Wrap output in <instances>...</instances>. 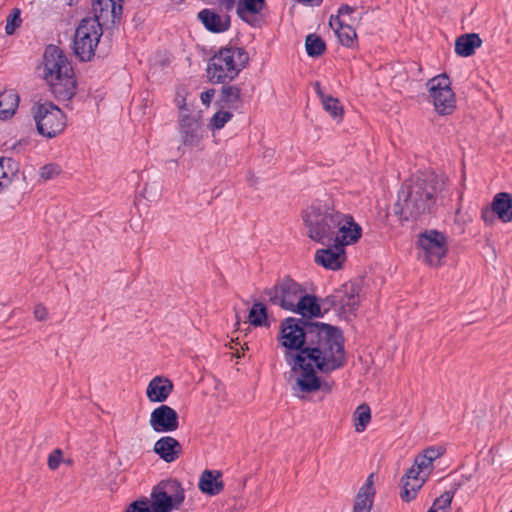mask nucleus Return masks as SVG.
<instances>
[{
  "instance_id": "1",
  "label": "nucleus",
  "mask_w": 512,
  "mask_h": 512,
  "mask_svg": "<svg viewBox=\"0 0 512 512\" xmlns=\"http://www.w3.org/2000/svg\"><path fill=\"white\" fill-rule=\"evenodd\" d=\"M291 312L301 317L281 320L276 337L290 367L284 377L295 394L314 393L322 387L318 373L328 375L347 363L343 332L337 326L313 320L322 317L321 304L314 294L304 292Z\"/></svg>"
},
{
  "instance_id": "2",
  "label": "nucleus",
  "mask_w": 512,
  "mask_h": 512,
  "mask_svg": "<svg viewBox=\"0 0 512 512\" xmlns=\"http://www.w3.org/2000/svg\"><path fill=\"white\" fill-rule=\"evenodd\" d=\"M437 188L435 179L416 178L398 192V201L393 206L400 222L417 220L431 214L436 206Z\"/></svg>"
},
{
  "instance_id": "3",
  "label": "nucleus",
  "mask_w": 512,
  "mask_h": 512,
  "mask_svg": "<svg viewBox=\"0 0 512 512\" xmlns=\"http://www.w3.org/2000/svg\"><path fill=\"white\" fill-rule=\"evenodd\" d=\"M303 222L308 228V236L322 244L330 245L335 238L339 219H343V213L335 209L331 198L315 200L302 214Z\"/></svg>"
},
{
  "instance_id": "4",
  "label": "nucleus",
  "mask_w": 512,
  "mask_h": 512,
  "mask_svg": "<svg viewBox=\"0 0 512 512\" xmlns=\"http://www.w3.org/2000/svg\"><path fill=\"white\" fill-rule=\"evenodd\" d=\"M185 499L184 489L177 479L161 480L152 488L150 498L131 502L125 512H172L179 509Z\"/></svg>"
},
{
  "instance_id": "5",
  "label": "nucleus",
  "mask_w": 512,
  "mask_h": 512,
  "mask_svg": "<svg viewBox=\"0 0 512 512\" xmlns=\"http://www.w3.org/2000/svg\"><path fill=\"white\" fill-rule=\"evenodd\" d=\"M248 62L243 47H221L208 61L207 76L212 83L225 84L235 79Z\"/></svg>"
},
{
  "instance_id": "6",
  "label": "nucleus",
  "mask_w": 512,
  "mask_h": 512,
  "mask_svg": "<svg viewBox=\"0 0 512 512\" xmlns=\"http://www.w3.org/2000/svg\"><path fill=\"white\" fill-rule=\"evenodd\" d=\"M37 132L48 139L62 133L66 127V115L53 102L39 100L31 108Z\"/></svg>"
},
{
  "instance_id": "7",
  "label": "nucleus",
  "mask_w": 512,
  "mask_h": 512,
  "mask_svg": "<svg viewBox=\"0 0 512 512\" xmlns=\"http://www.w3.org/2000/svg\"><path fill=\"white\" fill-rule=\"evenodd\" d=\"M90 18H82L76 28L73 39V51L81 62H89L95 56V51L106 26L94 22Z\"/></svg>"
},
{
  "instance_id": "8",
  "label": "nucleus",
  "mask_w": 512,
  "mask_h": 512,
  "mask_svg": "<svg viewBox=\"0 0 512 512\" xmlns=\"http://www.w3.org/2000/svg\"><path fill=\"white\" fill-rule=\"evenodd\" d=\"M427 87L436 112L442 116L452 114L456 108V99L448 75L442 73L429 79Z\"/></svg>"
},
{
  "instance_id": "9",
  "label": "nucleus",
  "mask_w": 512,
  "mask_h": 512,
  "mask_svg": "<svg viewBox=\"0 0 512 512\" xmlns=\"http://www.w3.org/2000/svg\"><path fill=\"white\" fill-rule=\"evenodd\" d=\"M304 292L305 289L289 275L278 280L273 287L264 289V294L268 296L271 304L288 311L293 310Z\"/></svg>"
},
{
  "instance_id": "10",
  "label": "nucleus",
  "mask_w": 512,
  "mask_h": 512,
  "mask_svg": "<svg viewBox=\"0 0 512 512\" xmlns=\"http://www.w3.org/2000/svg\"><path fill=\"white\" fill-rule=\"evenodd\" d=\"M417 248L423 251L426 262L431 266H438L441 259L447 255L448 244L444 233L436 230H426L418 235Z\"/></svg>"
},
{
  "instance_id": "11",
  "label": "nucleus",
  "mask_w": 512,
  "mask_h": 512,
  "mask_svg": "<svg viewBox=\"0 0 512 512\" xmlns=\"http://www.w3.org/2000/svg\"><path fill=\"white\" fill-rule=\"evenodd\" d=\"M91 7L86 18L100 22L106 29L117 27L122 19L124 0H90Z\"/></svg>"
},
{
  "instance_id": "12",
  "label": "nucleus",
  "mask_w": 512,
  "mask_h": 512,
  "mask_svg": "<svg viewBox=\"0 0 512 512\" xmlns=\"http://www.w3.org/2000/svg\"><path fill=\"white\" fill-rule=\"evenodd\" d=\"M73 67L64 51L53 44L48 45L43 54V78L47 83L73 72Z\"/></svg>"
},
{
  "instance_id": "13",
  "label": "nucleus",
  "mask_w": 512,
  "mask_h": 512,
  "mask_svg": "<svg viewBox=\"0 0 512 512\" xmlns=\"http://www.w3.org/2000/svg\"><path fill=\"white\" fill-rule=\"evenodd\" d=\"M498 218L504 223L512 221V194L509 192L496 193L489 206L481 209V219L491 226Z\"/></svg>"
},
{
  "instance_id": "14",
  "label": "nucleus",
  "mask_w": 512,
  "mask_h": 512,
  "mask_svg": "<svg viewBox=\"0 0 512 512\" xmlns=\"http://www.w3.org/2000/svg\"><path fill=\"white\" fill-rule=\"evenodd\" d=\"M149 423L155 432H173L179 427V415L172 407L162 404L151 412Z\"/></svg>"
},
{
  "instance_id": "15",
  "label": "nucleus",
  "mask_w": 512,
  "mask_h": 512,
  "mask_svg": "<svg viewBox=\"0 0 512 512\" xmlns=\"http://www.w3.org/2000/svg\"><path fill=\"white\" fill-rule=\"evenodd\" d=\"M201 125L198 117L188 113H180L179 133L183 146L196 147L200 144L203 138Z\"/></svg>"
},
{
  "instance_id": "16",
  "label": "nucleus",
  "mask_w": 512,
  "mask_h": 512,
  "mask_svg": "<svg viewBox=\"0 0 512 512\" xmlns=\"http://www.w3.org/2000/svg\"><path fill=\"white\" fill-rule=\"evenodd\" d=\"M340 225H337L334 241L339 247L345 248L353 245L362 237V227L354 220L351 214H344L343 219H339Z\"/></svg>"
},
{
  "instance_id": "17",
  "label": "nucleus",
  "mask_w": 512,
  "mask_h": 512,
  "mask_svg": "<svg viewBox=\"0 0 512 512\" xmlns=\"http://www.w3.org/2000/svg\"><path fill=\"white\" fill-rule=\"evenodd\" d=\"M332 243V247L326 245L327 248L318 249L314 261L325 269L337 271L342 268L346 260V253L345 248L339 247L335 242Z\"/></svg>"
},
{
  "instance_id": "18",
  "label": "nucleus",
  "mask_w": 512,
  "mask_h": 512,
  "mask_svg": "<svg viewBox=\"0 0 512 512\" xmlns=\"http://www.w3.org/2000/svg\"><path fill=\"white\" fill-rule=\"evenodd\" d=\"M336 292L337 295L340 296L342 302L339 304V315H355L359 308V283L356 281H349L336 289Z\"/></svg>"
},
{
  "instance_id": "19",
  "label": "nucleus",
  "mask_w": 512,
  "mask_h": 512,
  "mask_svg": "<svg viewBox=\"0 0 512 512\" xmlns=\"http://www.w3.org/2000/svg\"><path fill=\"white\" fill-rule=\"evenodd\" d=\"M47 84L49 91L58 101L71 100L76 95L78 86L74 71L59 77V80H52Z\"/></svg>"
},
{
  "instance_id": "20",
  "label": "nucleus",
  "mask_w": 512,
  "mask_h": 512,
  "mask_svg": "<svg viewBox=\"0 0 512 512\" xmlns=\"http://www.w3.org/2000/svg\"><path fill=\"white\" fill-rule=\"evenodd\" d=\"M197 18L207 31L214 34L223 33L229 30L231 26V19L228 14L220 16L215 10L209 8L202 9Z\"/></svg>"
},
{
  "instance_id": "21",
  "label": "nucleus",
  "mask_w": 512,
  "mask_h": 512,
  "mask_svg": "<svg viewBox=\"0 0 512 512\" xmlns=\"http://www.w3.org/2000/svg\"><path fill=\"white\" fill-rule=\"evenodd\" d=\"M173 382L163 376L154 377L148 384L146 395L150 402L163 403L173 391Z\"/></svg>"
},
{
  "instance_id": "22",
  "label": "nucleus",
  "mask_w": 512,
  "mask_h": 512,
  "mask_svg": "<svg viewBox=\"0 0 512 512\" xmlns=\"http://www.w3.org/2000/svg\"><path fill=\"white\" fill-rule=\"evenodd\" d=\"M153 451L159 455L162 460L171 463L179 458L182 452V446L177 439L171 436H163L156 441Z\"/></svg>"
},
{
  "instance_id": "23",
  "label": "nucleus",
  "mask_w": 512,
  "mask_h": 512,
  "mask_svg": "<svg viewBox=\"0 0 512 512\" xmlns=\"http://www.w3.org/2000/svg\"><path fill=\"white\" fill-rule=\"evenodd\" d=\"M216 104L222 109L238 110L242 106L241 89L236 85L223 84Z\"/></svg>"
},
{
  "instance_id": "24",
  "label": "nucleus",
  "mask_w": 512,
  "mask_h": 512,
  "mask_svg": "<svg viewBox=\"0 0 512 512\" xmlns=\"http://www.w3.org/2000/svg\"><path fill=\"white\" fill-rule=\"evenodd\" d=\"M20 164L11 157H0V193L18 180Z\"/></svg>"
},
{
  "instance_id": "25",
  "label": "nucleus",
  "mask_w": 512,
  "mask_h": 512,
  "mask_svg": "<svg viewBox=\"0 0 512 512\" xmlns=\"http://www.w3.org/2000/svg\"><path fill=\"white\" fill-rule=\"evenodd\" d=\"M221 477L222 473L220 471L204 470L199 479V490L209 496H215L219 494L224 488Z\"/></svg>"
},
{
  "instance_id": "26",
  "label": "nucleus",
  "mask_w": 512,
  "mask_h": 512,
  "mask_svg": "<svg viewBox=\"0 0 512 512\" xmlns=\"http://www.w3.org/2000/svg\"><path fill=\"white\" fill-rule=\"evenodd\" d=\"M482 40L476 33H466L459 36L454 45L455 53L461 57H469L475 53V49L480 47Z\"/></svg>"
},
{
  "instance_id": "27",
  "label": "nucleus",
  "mask_w": 512,
  "mask_h": 512,
  "mask_svg": "<svg viewBox=\"0 0 512 512\" xmlns=\"http://www.w3.org/2000/svg\"><path fill=\"white\" fill-rule=\"evenodd\" d=\"M265 6V0H238L236 13L243 22L252 24L249 15L259 14Z\"/></svg>"
},
{
  "instance_id": "28",
  "label": "nucleus",
  "mask_w": 512,
  "mask_h": 512,
  "mask_svg": "<svg viewBox=\"0 0 512 512\" xmlns=\"http://www.w3.org/2000/svg\"><path fill=\"white\" fill-rule=\"evenodd\" d=\"M19 106V96L13 90L0 93V120H8L14 116Z\"/></svg>"
},
{
  "instance_id": "29",
  "label": "nucleus",
  "mask_w": 512,
  "mask_h": 512,
  "mask_svg": "<svg viewBox=\"0 0 512 512\" xmlns=\"http://www.w3.org/2000/svg\"><path fill=\"white\" fill-rule=\"evenodd\" d=\"M249 323L254 327H270L266 305L255 300L248 314Z\"/></svg>"
},
{
  "instance_id": "30",
  "label": "nucleus",
  "mask_w": 512,
  "mask_h": 512,
  "mask_svg": "<svg viewBox=\"0 0 512 512\" xmlns=\"http://www.w3.org/2000/svg\"><path fill=\"white\" fill-rule=\"evenodd\" d=\"M461 487V483H454L450 491H445L437 497L427 512H450V505L456 491Z\"/></svg>"
},
{
  "instance_id": "31",
  "label": "nucleus",
  "mask_w": 512,
  "mask_h": 512,
  "mask_svg": "<svg viewBox=\"0 0 512 512\" xmlns=\"http://www.w3.org/2000/svg\"><path fill=\"white\" fill-rule=\"evenodd\" d=\"M334 32L338 38V41L344 47L354 48L358 46L357 33L351 25H340V27H336Z\"/></svg>"
},
{
  "instance_id": "32",
  "label": "nucleus",
  "mask_w": 512,
  "mask_h": 512,
  "mask_svg": "<svg viewBox=\"0 0 512 512\" xmlns=\"http://www.w3.org/2000/svg\"><path fill=\"white\" fill-rule=\"evenodd\" d=\"M305 48L308 56L317 58L326 51V43L321 36L316 33H311L306 36Z\"/></svg>"
},
{
  "instance_id": "33",
  "label": "nucleus",
  "mask_w": 512,
  "mask_h": 512,
  "mask_svg": "<svg viewBox=\"0 0 512 512\" xmlns=\"http://www.w3.org/2000/svg\"><path fill=\"white\" fill-rule=\"evenodd\" d=\"M424 479H412L407 481H400L401 492L400 498L404 502H410L416 498L417 492L423 486Z\"/></svg>"
},
{
  "instance_id": "34",
  "label": "nucleus",
  "mask_w": 512,
  "mask_h": 512,
  "mask_svg": "<svg viewBox=\"0 0 512 512\" xmlns=\"http://www.w3.org/2000/svg\"><path fill=\"white\" fill-rule=\"evenodd\" d=\"M354 417H355V423H354L355 431L363 432L371 420V410H370L369 405L366 403L359 405L354 412Z\"/></svg>"
},
{
  "instance_id": "35",
  "label": "nucleus",
  "mask_w": 512,
  "mask_h": 512,
  "mask_svg": "<svg viewBox=\"0 0 512 512\" xmlns=\"http://www.w3.org/2000/svg\"><path fill=\"white\" fill-rule=\"evenodd\" d=\"M323 109L334 119H342L343 117V106L341 105L338 98L328 95L321 100Z\"/></svg>"
},
{
  "instance_id": "36",
  "label": "nucleus",
  "mask_w": 512,
  "mask_h": 512,
  "mask_svg": "<svg viewBox=\"0 0 512 512\" xmlns=\"http://www.w3.org/2000/svg\"><path fill=\"white\" fill-rule=\"evenodd\" d=\"M22 23L21 11L13 8L6 18L5 32L7 35H13Z\"/></svg>"
},
{
  "instance_id": "37",
  "label": "nucleus",
  "mask_w": 512,
  "mask_h": 512,
  "mask_svg": "<svg viewBox=\"0 0 512 512\" xmlns=\"http://www.w3.org/2000/svg\"><path fill=\"white\" fill-rule=\"evenodd\" d=\"M232 117H233V114L228 110L217 111L212 116L208 126L212 130L222 129L225 126V124L232 119Z\"/></svg>"
},
{
  "instance_id": "38",
  "label": "nucleus",
  "mask_w": 512,
  "mask_h": 512,
  "mask_svg": "<svg viewBox=\"0 0 512 512\" xmlns=\"http://www.w3.org/2000/svg\"><path fill=\"white\" fill-rule=\"evenodd\" d=\"M340 296L337 295L336 290L334 293L326 296L325 298L321 299V307H322V317L328 313L331 309L338 308L339 304H341Z\"/></svg>"
},
{
  "instance_id": "39",
  "label": "nucleus",
  "mask_w": 512,
  "mask_h": 512,
  "mask_svg": "<svg viewBox=\"0 0 512 512\" xmlns=\"http://www.w3.org/2000/svg\"><path fill=\"white\" fill-rule=\"evenodd\" d=\"M62 172L61 167L56 163H48L42 166L39 170V175L44 180H51L60 175Z\"/></svg>"
},
{
  "instance_id": "40",
  "label": "nucleus",
  "mask_w": 512,
  "mask_h": 512,
  "mask_svg": "<svg viewBox=\"0 0 512 512\" xmlns=\"http://www.w3.org/2000/svg\"><path fill=\"white\" fill-rule=\"evenodd\" d=\"M374 502V495L371 492L358 491L355 497L354 506L372 507Z\"/></svg>"
},
{
  "instance_id": "41",
  "label": "nucleus",
  "mask_w": 512,
  "mask_h": 512,
  "mask_svg": "<svg viewBox=\"0 0 512 512\" xmlns=\"http://www.w3.org/2000/svg\"><path fill=\"white\" fill-rule=\"evenodd\" d=\"M444 453L445 448L443 446H430L422 452V454L432 462L441 457Z\"/></svg>"
},
{
  "instance_id": "42",
  "label": "nucleus",
  "mask_w": 512,
  "mask_h": 512,
  "mask_svg": "<svg viewBox=\"0 0 512 512\" xmlns=\"http://www.w3.org/2000/svg\"><path fill=\"white\" fill-rule=\"evenodd\" d=\"M63 459V452L61 449L59 448H56L49 456H48V461H47V464H48V467L49 469L51 470H56L61 461Z\"/></svg>"
},
{
  "instance_id": "43",
  "label": "nucleus",
  "mask_w": 512,
  "mask_h": 512,
  "mask_svg": "<svg viewBox=\"0 0 512 512\" xmlns=\"http://www.w3.org/2000/svg\"><path fill=\"white\" fill-rule=\"evenodd\" d=\"M414 463L416 467H418L422 472L424 469L431 467L433 464V462L426 458L422 453L416 456Z\"/></svg>"
},
{
  "instance_id": "44",
  "label": "nucleus",
  "mask_w": 512,
  "mask_h": 512,
  "mask_svg": "<svg viewBox=\"0 0 512 512\" xmlns=\"http://www.w3.org/2000/svg\"><path fill=\"white\" fill-rule=\"evenodd\" d=\"M33 314L38 321H44L47 319L48 310L42 303H39L34 307Z\"/></svg>"
},
{
  "instance_id": "45",
  "label": "nucleus",
  "mask_w": 512,
  "mask_h": 512,
  "mask_svg": "<svg viewBox=\"0 0 512 512\" xmlns=\"http://www.w3.org/2000/svg\"><path fill=\"white\" fill-rule=\"evenodd\" d=\"M422 471L419 470L418 467H416L415 463L413 464L412 467H410L407 472L402 476L401 478V481H407V480H412V479H421L419 477V474L421 473Z\"/></svg>"
},
{
  "instance_id": "46",
  "label": "nucleus",
  "mask_w": 512,
  "mask_h": 512,
  "mask_svg": "<svg viewBox=\"0 0 512 512\" xmlns=\"http://www.w3.org/2000/svg\"><path fill=\"white\" fill-rule=\"evenodd\" d=\"M373 476H374V474L371 473L367 477L364 485L359 489L360 491H364V492H367V493L371 492V493H373V495H375V489L373 487Z\"/></svg>"
},
{
  "instance_id": "47",
  "label": "nucleus",
  "mask_w": 512,
  "mask_h": 512,
  "mask_svg": "<svg viewBox=\"0 0 512 512\" xmlns=\"http://www.w3.org/2000/svg\"><path fill=\"white\" fill-rule=\"evenodd\" d=\"M215 95L214 89H207L206 91L201 93V101L204 105H209Z\"/></svg>"
},
{
  "instance_id": "48",
  "label": "nucleus",
  "mask_w": 512,
  "mask_h": 512,
  "mask_svg": "<svg viewBox=\"0 0 512 512\" xmlns=\"http://www.w3.org/2000/svg\"><path fill=\"white\" fill-rule=\"evenodd\" d=\"M341 15L337 12L336 15H331L329 18V26L335 31L336 27H340V25L346 24L344 21L340 19Z\"/></svg>"
},
{
  "instance_id": "49",
  "label": "nucleus",
  "mask_w": 512,
  "mask_h": 512,
  "mask_svg": "<svg viewBox=\"0 0 512 512\" xmlns=\"http://www.w3.org/2000/svg\"><path fill=\"white\" fill-rule=\"evenodd\" d=\"M356 8L355 7H352L348 4H342L339 9H338V13L339 15L343 16V15H349V14H352L353 12H355Z\"/></svg>"
},
{
  "instance_id": "50",
  "label": "nucleus",
  "mask_w": 512,
  "mask_h": 512,
  "mask_svg": "<svg viewBox=\"0 0 512 512\" xmlns=\"http://www.w3.org/2000/svg\"><path fill=\"white\" fill-rule=\"evenodd\" d=\"M313 88H314L316 95L319 97L320 101L328 96L327 94H325L324 89L322 88L321 83L319 81H316L313 84Z\"/></svg>"
},
{
  "instance_id": "51",
  "label": "nucleus",
  "mask_w": 512,
  "mask_h": 512,
  "mask_svg": "<svg viewBox=\"0 0 512 512\" xmlns=\"http://www.w3.org/2000/svg\"><path fill=\"white\" fill-rule=\"evenodd\" d=\"M223 5H224L225 10L227 12H229L234 8L235 0H224Z\"/></svg>"
},
{
  "instance_id": "52",
  "label": "nucleus",
  "mask_w": 512,
  "mask_h": 512,
  "mask_svg": "<svg viewBox=\"0 0 512 512\" xmlns=\"http://www.w3.org/2000/svg\"><path fill=\"white\" fill-rule=\"evenodd\" d=\"M372 507L353 506V512H371Z\"/></svg>"
},
{
  "instance_id": "53",
  "label": "nucleus",
  "mask_w": 512,
  "mask_h": 512,
  "mask_svg": "<svg viewBox=\"0 0 512 512\" xmlns=\"http://www.w3.org/2000/svg\"><path fill=\"white\" fill-rule=\"evenodd\" d=\"M178 108H179V110H180V111H185V110H187V107H186V100H185V98H183V99L179 102Z\"/></svg>"
},
{
  "instance_id": "54",
  "label": "nucleus",
  "mask_w": 512,
  "mask_h": 512,
  "mask_svg": "<svg viewBox=\"0 0 512 512\" xmlns=\"http://www.w3.org/2000/svg\"><path fill=\"white\" fill-rule=\"evenodd\" d=\"M320 379H322V378L320 377ZM321 382H322V387L319 390L329 391L330 390L329 385L326 382H324L323 380H321Z\"/></svg>"
},
{
  "instance_id": "55",
  "label": "nucleus",
  "mask_w": 512,
  "mask_h": 512,
  "mask_svg": "<svg viewBox=\"0 0 512 512\" xmlns=\"http://www.w3.org/2000/svg\"><path fill=\"white\" fill-rule=\"evenodd\" d=\"M79 0H67V5L74 6L78 4Z\"/></svg>"
},
{
  "instance_id": "56",
  "label": "nucleus",
  "mask_w": 512,
  "mask_h": 512,
  "mask_svg": "<svg viewBox=\"0 0 512 512\" xmlns=\"http://www.w3.org/2000/svg\"><path fill=\"white\" fill-rule=\"evenodd\" d=\"M143 193H144V196L146 197V193H147V187H146V186H145V188H144Z\"/></svg>"
},
{
  "instance_id": "57",
  "label": "nucleus",
  "mask_w": 512,
  "mask_h": 512,
  "mask_svg": "<svg viewBox=\"0 0 512 512\" xmlns=\"http://www.w3.org/2000/svg\"><path fill=\"white\" fill-rule=\"evenodd\" d=\"M510 512H512V510Z\"/></svg>"
}]
</instances>
